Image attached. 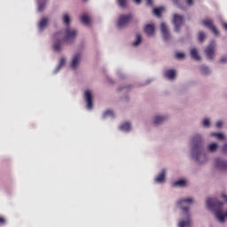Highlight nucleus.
I'll return each instance as SVG.
<instances>
[{
    "label": "nucleus",
    "mask_w": 227,
    "mask_h": 227,
    "mask_svg": "<svg viewBox=\"0 0 227 227\" xmlns=\"http://www.w3.org/2000/svg\"><path fill=\"white\" fill-rule=\"evenodd\" d=\"M63 23L67 26L66 29L65 36L63 37L62 32H57L53 35V40H55L53 43V49L56 52H61V47H63V43H72L75 40V36H77V30L71 29L68 26H70V16L67 13H65L62 18Z\"/></svg>",
    "instance_id": "nucleus-1"
},
{
    "label": "nucleus",
    "mask_w": 227,
    "mask_h": 227,
    "mask_svg": "<svg viewBox=\"0 0 227 227\" xmlns=\"http://www.w3.org/2000/svg\"><path fill=\"white\" fill-rule=\"evenodd\" d=\"M193 147L192 149V157L200 164H205L208 158L207 154L203 153V144L201 142V136L197 135L192 139Z\"/></svg>",
    "instance_id": "nucleus-2"
},
{
    "label": "nucleus",
    "mask_w": 227,
    "mask_h": 227,
    "mask_svg": "<svg viewBox=\"0 0 227 227\" xmlns=\"http://www.w3.org/2000/svg\"><path fill=\"white\" fill-rule=\"evenodd\" d=\"M132 20V14H122L119 17L117 27H125Z\"/></svg>",
    "instance_id": "nucleus-3"
},
{
    "label": "nucleus",
    "mask_w": 227,
    "mask_h": 227,
    "mask_svg": "<svg viewBox=\"0 0 227 227\" xmlns=\"http://www.w3.org/2000/svg\"><path fill=\"white\" fill-rule=\"evenodd\" d=\"M184 16L179 14H174L173 15V24L175 26V31L178 32L180 31V28L182 26H184Z\"/></svg>",
    "instance_id": "nucleus-4"
},
{
    "label": "nucleus",
    "mask_w": 227,
    "mask_h": 227,
    "mask_svg": "<svg viewBox=\"0 0 227 227\" xmlns=\"http://www.w3.org/2000/svg\"><path fill=\"white\" fill-rule=\"evenodd\" d=\"M215 52V42L212 41L205 50V54L207 59H214Z\"/></svg>",
    "instance_id": "nucleus-5"
},
{
    "label": "nucleus",
    "mask_w": 227,
    "mask_h": 227,
    "mask_svg": "<svg viewBox=\"0 0 227 227\" xmlns=\"http://www.w3.org/2000/svg\"><path fill=\"white\" fill-rule=\"evenodd\" d=\"M202 24H203V26H205L206 27H208V29L213 31V33L215 35V36H217L219 35V31H217V28H215V26H214V21H212V20L206 19V20H202Z\"/></svg>",
    "instance_id": "nucleus-6"
},
{
    "label": "nucleus",
    "mask_w": 227,
    "mask_h": 227,
    "mask_svg": "<svg viewBox=\"0 0 227 227\" xmlns=\"http://www.w3.org/2000/svg\"><path fill=\"white\" fill-rule=\"evenodd\" d=\"M215 168L220 171H227V162L221 160V158H217L215 160Z\"/></svg>",
    "instance_id": "nucleus-7"
},
{
    "label": "nucleus",
    "mask_w": 227,
    "mask_h": 227,
    "mask_svg": "<svg viewBox=\"0 0 227 227\" xmlns=\"http://www.w3.org/2000/svg\"><path fill=\"white\" fill-rule=\"evenodd\" d=\"M160 29H161V35H162L163 40H165V42H168V40L171 38V34H169V30L168 29V25H166V23H161Z\"/></svg>",
    "instance_id": "nucleus-8"
},
{
    "label": "nucleus",
    "mask_w": 227,
    "mask_h": 227,
    "mask_svg": "<svg viewBox=\"0 0 227 227\" xmlns=\"http://www.w3.org/2000/svg\"><path fill=\"white\" fill-rule=\"evenodd\" d=\"M84 97L87 102V108L93 109V96L91 95V91L86 90L84 93Z\"/></svg>",
    "instance_id": "nucleus-9"
},
{
    "label": "nucleus",
    "mask_w": 227,
    "mask_h": 227,
    "mask_svg": "<svg viewBox=\"0 0 227 227\" xmlns=\"http://www.w3.org/2000/svg\"><path fill=\"white\" fill-rule=\"evenodd\" d=\"M183 203L191 204L192 203V199H183L178 201V205L180 208L183 210V212H184V214H189V207L182 206Z\"/></svg>",
    "instance_id": "nucleus-10"
},
{
    "label": "nucleus",
    "mask_w": 227,
    "mask_h": 227,
    "mask_svg": "<svg viewBox=\"0 0 227 227\" xmlns=\"http://www.w3.org/2000/svg\"><path fill=\"white\" fill-rule=\"evenodd\" d=\"M81 61V53H76L71 61V68L73 70H75L79 65V62Z\"/></svg>",
    "instance_id": "nucleus-11"
},
{
    "label": "nucleus",
    "mask_w": 227,
    "mask_h": 227,
    "mask_svg": "<svg viewBox=\"0 0 227 227\" xmlns=\"http://www.w3.org/2000/svg\"><path fill=\"white\" fill-rule=\"evenodd\" d=\"M145 33L148 35V36L153 35L155 33V25L148 24L145 27Z\"/></svg>",
    "instance_id": "nucleus-12"
},
{
    "label": "nucleus",
    "mask_w": 227,
    "mask_h": 227,
    "mask_svg": "<svg viewBox=\"0 0 227 227\" xmlns=\"http://www.w3.org/2000/svg\"><path fill=\"white\" fill-rule=\"evenodd\" d=\"M166 180V170L162 169L155 179L157 184H162Z\"/></svg>",
    "instance_id": "nucleus-13"
},
{
    "label": "nucleus",
    "mask_w": 227,
    "mask_h": 227,
    "mask_svg": "<svg viewBox=\"0 0 227 227\" xmlns=\"http://www.w3.org/2000/svg\"><path fill=\"white\" fill-rule=\"evenodd\" d=\"M165 77H167V79H175V77H176V71L173 69L165 71Z\"/></svg>",
    "instance_id": "nucleus-14"
},
{
    "label": "nucleus",
    "mask_w": 227,
    "mask_h": 227,
    "mask_svg": "<svg viewBox=\"0 0 227 227\" xmlns=\"http://www.w3.org/2000/svg\"><path fill=\"white\" fill-rule=\"evenodd\" d=\"M80 20L82 22V24H85V26H90V24H91V19H90L88 14H83L81 16Z\"/></svg>",
    "instance_id": "nucleus-15"
},
{
    "label": "nucleus",
    "mask_w": 227,
    "mask_h": 227,
    "mask_svg": "<svg viewBox=\"0 0 227 227\" xmlns=\"http://www.w3.org/2000/svg\"><path fill=\"white\" fill-rule=\"evenodd\" d=\"M191 56L195 61H200L201 57H200V54L198 53V50L196 48H193L191 50Z\"/></svg>",
    "instance_id": "nucleus-16"
},
{
    "label": "nucleus",
    "mask_w": 227,
    "mask_h": 227,
    "mask_svg": "<svg viewBox=\"0 0 227 227\" xmlns=\"http://www.w3.org/2000/svg\"><path fill=\"white\" fill-rule=\"evenodd\" d=\"M47 24H49V20L47 18H43L40 20L38 24V27L41 31H43L44 27H47Z\"/></svg>",
    "instance_id": "nucleus-17"
},
{
    "label": "nucleus",
    "mask_w": 227,
    "mask_h": 227,
    "mask_svg": "<svg viewBox=\"0 0 227 227\" xmlns=\"http://www.w3.org/2000/svg\"><path fill=\"white\" fill-rule=\"evenodd\" d=\"M166 120H168L166 116H156L154 117V125H160V123L166 121Z\"/></svg>",
    "instance_id": "nucleus-18"
},
{
    "label": "nucleus",
    "mask_w": 227,
    "mask_h": 227,
    "mask_svg": "<svg viewBox=\"0 0 227 227\" xmlns=\"http://www.w3.org/2000/svg\"><path fill=\"white\" fill-rule=\"evenodd\" d=\"M187 184V182L184 179L176 181L175 183H173V187H185V185Z\"/></svg>",
    "instance_id": "nucleus-19"
},
{
    "label": "nucleus",
    "mask_w": 227,
    "mask_h": 227,
    "mask_svg": "<svg viewBox=\"0 0 227 227\" xmlns=\"http://www.w3.org/2000/svg\"><path fill=\"white\" fill-rule=\"evenodd\" d=\"M121 130H123L124 132H129L131 129L129 122H125L120 126Z\"/></svg>",
    "instance_id": "nucleus-20"
},
{
    "label": "nucleus",
    "mask_w": 227,
    "mask_h": 227,
    "mask_svg": "<svg viewBox=\"0 0 227 227\" xmlns=\"http://www.w3.org/2000/svg\"><path fill=\"white\" fill-rule=\"evenodd\" d=\"M162 12H164L163 7H159V8L153 9V14L156 15V17H160V15H162Z\"/></svg>",
    "instance_id": "nucleus-21"
},
{
    "label": "nucleus",
    "mask_w": 227,
    "mask_h": 227,
    "mask_svg": "<svg viewBox=\"0 0 227 227\" xmlns=\"http://www.w3.org/2000/svg\"><path fill=\"white\" fill-rule=\"evenodd\" d=\"M179 227H191V219H188L186 221H181L179 223Z\"/></svg>",
    "instance_id": "nucleus-22"
},
{
    "label": "nucleus",
    "mask_w": 227,
    "mask_h": 227,
    "mask_svg": "<svg viewBox=\"0 0 227 227\" xmlns=\"http://www.w3.org/2000/svg\"><path fill=\"white\" fill-rule=\"evenodd\" d=\"M65 63H67V60L65 59V58H61V59H60V61H59V66H58V67H57V69H56V71H55V73L59 72L61 67H63V66L65 65Z\"/></svg>",
    "instance_id": "nucleus-23"
},
{
    "label": "nucleus",
    "mask_w": 227,
    "mask_h": 227,
    "mask_svg": "<svg viewBox=\"0 0 227 227\" xmlns=\"http://www.w3.org/2000/svg\"><path fill=\"white\" fill-rule=\"evenodd\" d=\"M200 72L204 75H207V74H210V69L207 67H206V66H201L200 67Z\"/></svg>",
    "instance_id": "nucleus-24"
},
{
    "label": "nucleus",
    "mask_w": 227,
    "mask_h": 227,
    "mask_svg": "<svg viewBox=\"0 0 227 227\" xmlns=\"http://www.w3.org/2000/svg\"><path fill=\"white\" fill-rule=\"evenodd\" d=\"M215 150H217V144H215V143L210 144L207 146V151L208 152H215Z\"/></svg>",
    "instance_id": "nucleus-25"
},
{
    "label": "nucleus",
    "mask_w": 227,
    "mask_h": 227,
    "mask_svg": "<svg viewBox=\"0 0 227 227\" xmlns=\"http://www.w3.org/2000/svg\"><path fill=\"white\" fill-rule=\"evenodd\" d=\"M211 136L213 137H217V139H220L221 141L224 139V135H223V133H211Z\"/></svg>",
    "instance_id": "nucleus-26"
},
{
    "label": "nucleus",
    "mask_w": 227,
    "mask_h": 227,
    "mask_svg": "<svg viewBox=\"0 0 227 227\" xmlns=\"http://www.w3.org/2000/svg\"><path fill=\"white\" fill-rule=\"evenodd\" d=\"M117 3L121 8H127V0H117Z\"/></svg>",
    "instance_id": "nucleus-27"
},
{
    "label": "nucleus",
    "mask_w": 227,
    "mask_h": 227,
    "mask_svg": "<svg viewBox=\"0 0 227 227\" xmlns=\"http://www.w3.org/2000/svg\"><path fill=\"white\" fill-rule=\"evenodd\" d=\"M141 40H142V37H141V35L140 34H137V40L136 42L133 43V45L136 47L137 45H139V43H141Z\"/></svg>",
    "instance_id": "nucleus-28"
},
{
    "label": "nucleus",
    "mask_w": 227,
    "mask_h": 227,
    "mask_svg": "<svg viewBox=\"0 0 227 227\" xmlns=\"http://www.w3.org/2000/svg\"><path fill=\"white\" fill-rule=\"evenodd\" d=\"M107 116H114V113L111 110H107L106 112L104 113L103 118H107Z\"/></svg>",
    "instance_id": "nucleus-29"
},
{
    "label": "nucleus",
    "mask_w": 227,
    "mask_h": 227,
    "mask_svg": "<svg viewBox=\"0 0 227 227\" xmlns=\"http://www.w3.org/2000/svg\"><path fill=\"white\" fill-rule=\"evenodd\" d=\"M207 38V35L204 32H199V42H203Z\"/></svg>",
    "instance_id": "nucleus-30"
},
{
    "label": "nucleus",
    "mask_w": 227,
    "mask_h": 227,
    "mask_svg": "<svg viewBox=\"0 0 227 227\" xmlns=\"http://www.w3.org/2000/svg\"><path fill=\"white\" fill-rule=\"evenodd\" d=\"M203 127H210V120L205 119L203 121Z\"/></svg>",
    "instance_id": "nucleus-31"
},
{
    "label": "nucleus",
    "mask_w": 227,
    "mask_h": 227,
    "mask_svg": "<svg viewBox=\"0 0 227 227\" xmlns=\"http://www.w3.org/2000/svg\"><path fill=\"white\" fill-rule=\"evenodd\" d=\"M176 58L177 59H182L185 58V54H184V53H176Z\"/></svg>",
    "instance_id": "nucleus-32"
},
{
    "label": "nucleus",
    "mask_w": 227,
    "mask_h": 227,
    "mask_svg": "<svg viewBox=\"0 0 227 227\" xmlns=\"http://www.w3.org/2000/svg\"><path fill=\"white\" fill-rule=\"evenodd\" d=\"M186 4L189 6H193L194 5V0H185Z\"/></svg>",
    "instance_id": "nucleus-33"
},
{
    "label": "nucleus",
    "mask_w": 227,
    "mask_h": 227,
    "mask_svg": "<svg viewBox=\"0 0 227 227\" xmlns=\"http://www.w3.org/2000/svg\"><path fill=\"white\" fill-rule=\"evenodd\" d=\"M0 224L1 225L6 224V219L3 216H0Z\"/></svg>",
    "instance_id": "nucleus-34"
},
{
    "label": "nucleus",
    "mask_w": 227,
    "mask_h": 227,
    "mask_svg": "<svg viewBox=\"0 0 227 227\" xmlns=\"http://www.w3.org/2000/svg\"><path fill=\"white\" fill-rule=\"evenodd\" d=\"M147 6H153V2L152 0H146Z\"/></svg>",
    "instance_id": "nucleus-35"
},
{
    "label": "nucleus",
    "mask_w": 227,
    "mask_h": 227,
    "mask_svg": "<svg viewBox=\"0 0 227 227\" xmlns=\"http://www.w3.org/2000/svg\"><path fill=\"white\" fill-rule=\"evenodd\" d=\"M221 63H227V57H222V59H220Z\"/></svg>",
    "instance_id": "nucleus-36"
},
{
    "label": "nucleus",
    "mask_w": 227,
    "mask_h": 227,
    "mask_svg": "<svg viewBox=\"0 0 227 227\" xmlns=\"http://www.w3.org/2000/svg\"><path fill=\"white\" fill-rule=\"evenodd\" d=\"M216 127H217V129H221V127H223V121H220L216 122Z\"/></svg>",
    "instance_id": "nucleus-37"
},
{
    "label": "nucleus",
    "mask_w": 227,
    "mask_h": 227,
    "mask_svg": "<svg viewBox=\"0 0 227 227\" xmlns=\"http://www.w3.org/2000/svg\"><path fill=\"white\" fill-rule=\"evenodd\" d=\"M43 8H44L43 4H39V6H38L39 12H43Z\"/></svg>",
    "instance_id": "nucleus-38"
},
{
    "label": "nucleus",
    "mask_w": 227,
    "mask_h": 227,
    "mask_svg": "<svg viewBox=\"0 0 227 227\" xmlns=\"http://www.w3.org/2000/svg\"><path fill=\"white\" fill-rule=\"evenodd\" d=\"M223 151L224 153H227V144L223 145Z\"/></svg>",
    "instance_id": "nucleus-39"
},
{
    "label": "nucleus",
    "mask_w": 227,
    "mask_h": 227,
    "mask_svg": "<svg viewBox=\"0 0 227 227\" xmlns=\"http://www.w3.org/2000/svg\"><path fill=\"white\" fill-rule=\"evenodd\" d=\"M222 198L224 200V201L227 203V196L226 194H222Z\"/></svg>",
    "instance_id": "nucleus-40"
},
{
    "label": "nucleus",
    "mask_w": 227,
    "mask_h": 227,
    "mask_svg": "<svg viewBox=\"0 0 227 227\" xmlns=\"http://www.w3.org/2000/svg\"><path fill=\"white\" fill-rule=\"evenodd\" d=\"M129 88H130V87L126 86V87H124V88H119V91H121V90H129Z\"/></svg>",
    "instance_id": "nucleus-41"
},
{
    "label": "nucleus",
    "mask_w": 227,
    "mask_h": 227,
    "mask_svg": "<svg viewBox=\"0 0 227 227\" xmlns=\"http://www.w3.org/2000/svg\"><path fill=\"white\" fill-rule=\"evenodd\" d=\"M223 27L225 29V31H227V23H223Z\"/></svg>",
    "instance_id": "nucleus-42"
},
{
    "label": "nucleus",
    "mask_w": 227,
    "mask_h": 227,
    "mask_svg": "<svg viewBox=\"0 0 227 227\" xmlns=\"http://www.w3.org/2000/svg\"><path fill=\"white\" fill-rule=\"evenodd\" d=\"M137 4H141V0H133Z\"/></svg>",
    "instance_id": "nucleus-43"
},
{
    "label": "nucleus",
    "mask_w": 227,
    "mask_h": 227,
    "mask_svg": "<svg viewBox=\"0 0 227 227\" xmlns=\"http://www.w3.org/2000/svg\"><path fill=\"white\" fill-rule=\"evenodd\" d=\"M175 4H178V1L174 0Z\"/></svg>",
    "instance_id": "nucleus-44"
},
{
    "label": "nucleus",
    "mask_w": 227,
    "mask_h": 227,
    "mask_svg": "<svg viewBox=\"0 0 227 227\" xmlns=\"http://www.w3.org/2000/svg\"><path fill=\"white\" fill-rule=\"evenodd\" d=\"M83 1H88V0H83Z\"/></svg>",
    "instance_id": "nucleus-45"
}]
</instances>
